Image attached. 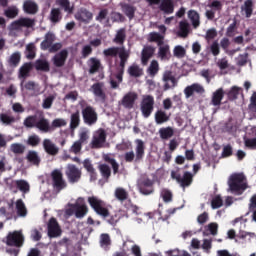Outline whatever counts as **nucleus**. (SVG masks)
<instances>
[{
  "mask_svg": "<svg viewBox=\"0 0 256 256\" xmlns=\"http://www.w3.org/2000/svg\"><path fill=\"white\" fill-rule=\"evenodd\" d=\"M104 57H119L120 62L119 65L116 67V74L115 77L119 83H123V75H125V65H127V61H129V57L131 54L125 47H109L103 50Z\"/></svg>",
  "mask_w": 256,
  "mask_h": 256,
  "instance_id": "f257e3e1",
  "label": "nucleus"
},
{
  "mask_svg": "<svg viewBox=\"0 0 256 256\" xmlns=\"http://www.w3.org/2000/svg\"><path fill=\"white\" fill-rule=\"evenodd\" d=\"M88 203L97 215H99L102 219H107L109 225H117V216H111L105 201L97 198V196H90L88 197Z\"/></svg>",
  "mask_w": 256,
  "mask_h": 256,
  "instance_id": "f03ea898",
  "label": "nucleus"
},
{
  "mask_svg": "<svg viewBox=\"0 0 256 256\" xmlns=\"http://www.w3.org/2000/svg\"><path fill=\"white\" fill-rule=\"evenodd\" d=\"M229 189L236 195H241L245 189H247V183H245V175L232 174L228 180Z\"/></svg>",
  "mask_w": 256,
  "mask_h": 256,
  "instance_id": "7ed1b4c3",
  "label": "nucleus"
},
{
  "mask_svg": "<svg viewBox=\"0 0 256 256\" xmlns=\"http://www.w3.org/2000/svg\"><path fill=\"white\" fill-rule=\"evenodd\" d=\"M3 242L8 247H17L18 249L21 248L25 244V236L23 235V231L14 230L9 232Z\"/></svg>",
  "mask_w": 256,
  "mask_h": 256,
  "instance_id": "20e7f679",
  "label": "nucleus"
},
{
  "mask_svg": "<svg viewBox=\"0 0 256 256\" xmlns=\"http://www.w3.org/2000/svg\"><path fill=\"white\" fill-rule=\"evenodd\" d=\"M179 171H181L179 167H177L176 170H172L171 178L175 179V181H177L182 189H186V187H191V185L193 184V174L189 171H185L183 173V177H181Z\"/></svg>",
  "mask_w": 256,
  "mask_h": 256,
  "instance_id": "39448f33",
  "label": "nucleus"
},
{
  "mask_svg": "<svg viewBox=\"0 0 256 256\" xmlns=\"http://www.w3.org/2000/svg\"><path fill=\"white\" fill-rule=\"evenodd\" d=\"M52 187L57 193H61L63 189H67V181L63 177V172L59 169H54L50 174Z\"/></svg>",
  "mask_w": 256,
  "mask_h": 256,
  "instance_id": "423d86ee",
  "label": "nucleus"
},
{
  "mask_svg": "<svg viewBox=\"0 0 256 256\" xmlns=\"http://www.w3.org/2000/svg\"><path fill=\"white\" fill-rule=\"evenodd\" d=\"M155 110V98L151 95L143 97L140 103V111L144 119H149Z\"/></svg>",
  "mask_w": 256,
  "mask_h": 256,
  "instance_id": "0eeeda50",
  "label": "nucleus"
},
{
  "mask_svg": "<svg viewBox=\"0 0 256 256\" xmlns=\"http://www.w3.org/2000/svg\"><path fill=\"white\" fill-rule=\"evenodd\" d=\"M82 119L85 125H89V127L95 125V123H97L99 120V115L97 114L95 107L91 105L84 106L82 108Z\"/></svg>",
  "mask_w": 256,
  "mask_h": 256,
  "instance_id": "6e6552de",
  "label": "nucleus"
},
{
  "mask_svg": "<svg viewBox=\"0 0 256 256\" xmlns=\"http://www.w3.org/2000/svg\"><path fill=\"white\" fill-rule=\"evenodd\" d=\"M65 175L69 183L75 184L81 181L83 172H81V169H79V167H77L75 164H68L66 166Z\"/></svg>",
  "mask_w": 256,
  "mask_h": 256,
  "instance_id": "1a4fd4ad",
  "label": "nucleus"
},
{
  "mask_svg": "<svg viewBox=\"0 0 256 256\" xmlns=\"http://www.w3.org/2000/svg\"><path fill=\"white\" fill-rule=\"evenodd\" d=\"M155 182L149 178H141L137 182V189L142 195H153Z\"/></svg>",
  "mask_w": 256,
  "mask_h": 256,
  "instance_id": "9d476101",
  "label": "nucleus"
},
{
  "mask_svg": "<svg viewBox=\"0 0 256 256\" xmlns=\"http://www.w3.org/2000/svg\"><path fill=\"white\" fill-rule=\"evenodd\" d=\"M163 91L175 89L179 85V80L173 75L171 70H166L162 75Z\"/></svg>",
  "mask_w": 256,
  "mask_h": 256,
  "instance_id": "9b49d317",
  "label": "nucleus"
},
{
  "mask_svg": "<svg viewBox=\"0 0 256 256\" xmlns=\"http://www.w3.org/2000/svg\"><path fill=\"white\" fill-rule=\"evenodd\" d=\"M91 93H93L96 101L105 103L107 101V93L105 92V83L96 82L90 87Z\"/></svg>",
  "mask_w": 256,
  "mask_h": 256,
  "instance_id": "f8f14e48",
  "label": "nucleus"
},
{
  "mask_svg": "<svg viewBox=\"0 0 256 256\" xmlns=\"http://www.w3.org/2000/svg\"><path fill=\"white\" fill-rule=\"evenodd\" d=\"M47 234L50 239H57V237H61L63 230H61V226L57 221V218L52 217L49 219L47 224Z\"/></svg>",
  "mask_w": 256,
  "mask_h": 256,
  "instance_id": "ddd939ff",
  "label": "nucleus"
},
{
  "mask_svg": "<svg viewBox=\"0 0 256 256\" xmlns=\"http://www.w3.org/2000/svg\"><path fill=\"white\" fill-rule=\"evenodd\" d=\"M72 207L74 208L76 219H83L89 213V208L83 198H78L77 202L72 204Z\"/></svg>",
  "mask_w": 256,
  "mask_h": 256,
  "instance_id": "4468645a",
  "label": "nucleus"
},
{
  "mask_svg": "<svg viewBox=\"0 0 256 256\" xmlns=\"http://www.w3.org/2000/svg\"><path fill=\"white\" fill-rule=\"evenodd\" d=\"M107 141V132L103 129H99L93 136L92 149H101L103 144Z\"/></svg>",
  "mask_w": 256,
  "mask_h": 256,
  "instance_id": "2eb2a0df",
  "label": "nucleus"
},
{
  "mask_svg": "<svg viewBox=\"0 0 256 256\" xmlns=\"http://www.w3.org/2000/svg\"><path fill=\"white\" fill-rule=\"evenodd\" d=\"M68 57L69 51H67V49H63L55 54L52 58V63L54 67H64Z\"/></svg>",
  "mask_w": 256,
  "mask_h": 256,
  "instance_id": "dca6fc26",
  "label": "nucleus"
},
{
  "mask_svg": "<svg viewBox=\"0 0 256 256\" xmlns=\"http://www.w3.org/2000/svg\"><path fill=\"white\" fill-rule=\"evenodd\" d=\"M87 65L89 67V70H88L89 75H95V73H99V71H103V64H101V60L97 57H91L87 61Z\"/></svg>",
  "mask_w": 256,
  "mask_h": 256,
  "instance_id": "f3484780",
  "label": "nucleus"
},
{
  "mask_svg": "<svg viewBox=\"0 0 256 256\" xmlns=\"http://www.w3.org/2000/svg\"><path fill=\"white\" fill-rule=\"evenodd\" d=\"M194 93L203 95V93H205V88H203V86L199 83H193L184 89V95L186 99L193 97Z\"/></svg>",
  "mask_w": 256,
  "mask_h": 256,
  "instance_id": "a211bd4d",
  "label": "nucleus"
},
{
  "mask_svg": "<svg viewBox=\"0 0 256 256\" xmlns=\"http://www.w3.org/2000/svg\"><path fill=\"white\" fill-rule=\"evenodd\" d=\"M74 17L76 21L87 24L93 19V13L86 8H82L75 14Z\"/></svg>",
  "mask_w": 256,
  "mask_h": 256,
  "instance_id": "6ab92c4d",
  "label": "nucleus"
},
{
  "mask_svg": "<svg viewBox=\"0 0 256 256\" xmlns=\"http://www.w3.org/2000/svg\"><path fill=\"white\" fill-rule=\"evenodd\" d=\"M36 129H38L40 133H52L51 123L49 122V119L45 118V116H41L37 120Z\"/></svg>",
  "mask_w": 256,
  "mask_h": 256,
  "instance_id": "aec40b11",
  "label": "nucleus"
},
{
  "mask_svg": "<svg viewBox=\"0 0 256 256\" xmlns=\"http://www.w3.org/2000/svg\"><path fill=\"white\" fill-rule=\"evenodd\" d=\"M137 93L129 92L122 98V105L125 109H133L135 102L137 101Z\"/></svg>",
  "mask_w": 256,
  "mask_h": 256,
  "instance_id": "412c9836",
  "label": "nucleus"
},
{
  "mask_svg": "<svg viewBox=\"0 0 256 256\" xmlns=\"http://www.w3.org/2000/svg\"><path fill=\"white\" fill-rule=\"evenodd\" d=\"M31 69H33V64L31 63H24L18 72V79H21V87H23V84L25 83V79L29 77L31 73Z\"/></svg>",
  "mask_w": 256,
  "mask_h": 256,
  "instance_id": "4be33fe9",
  "label": "nucleus"
},
{
  "mask_svg": "<svg viewBox=\"0 0 256 256\" xmlns=\"http://www.w3.org/2000/svg\"><path fill=\"white\" fill-rule=\"evenodd\" d=\"M23 11L27 15H37L39 12V5L33 0H25L23 3Z\"/></svg>",
  "mask_w": 256,
  "mask_h": 256,
  "instance_id": "5701e85b",
  "label": "nucleus"
},
{
  "mask_svg": "<svg viewBox=\"0 0 256 256\" xmlns=\"http://www.w3.org/2000/svg\"><path fill=\"white\" fill-rule=\"evenodd\" d=\"M55 35L53 32H47L44 36V40L40 44V49L42 51H49L51 46L55 43Z\"/></svg>",
  "mask_w": 256,
  "mask_h": 256,
  "instance_id": "b1692460",
  "label": "nucleus"
},
{
  "mask_svg": "<svg viewBox=\"0 0 256 256\" xmlns=\"http://www.w3.org/2000/svg\"><path fill=\"white\" fill-rule=\"evenodd\" d=\"M154 119L156 125H163L171 120V114H167L165 110L160 109L155 112Z\"/></svg>",
  "mask_w": 256,
  "mask_h": 256,
  "instance_id": "393cba45",
  "label": "nucleus"
},
{
  "mask_svg": "<svg viewBox=\"0 0 256 256\" xmlns=\"http://www.w3.org/2000/svg\"><path fill=\"white\" fill-rule=\"evenodd\" d=\"M159 9L164 15H172L175 11V4L173 0H162Z\"/></svg>",
  "mask_w": 256,
  "mask_h": 256,
  "instance_id": "a878e982",
  "label": "nucleus"
},
{
  "mask_svg": "<svg viewBox=\"0 0 256 256\" xmlns=\"http://www.w3.org/2000/svg\"><path fill=\"white\" fill-rule=\"evenodd\" d=\"M42 145L44 151L48 155L54 156L57 155V153H59V148L57 147V145H55V143H53V141H51V139H44Z\"/></svg>",
  "mask_w": 256,
  "mask_h": 256,
  "instance_id": "bb28decb",
  "label": "nucleus"
},
{
  "mask_svg": "<svg viewBox=\"0 0 256 256\" xmlns=\"http://www.w3.org/2000/svg\"><path fill=\"white\" fill-rule=\"evenodd\" d=\"M158 57L162 61H169L171 59V47L168 44H162L158 48Z\"/></svg>",
  "mask_w": 256,
  "mask_h": 256,
  "instance_id": "cd10ccee",
  "label": "nucleus"
},
{
  "mask_svg": "<svg viewBox=\"0 0 256 256\" xmlns=\"http://www.w3.org/2000/svg\"><path fill=\"white\" fill-rule=\"evenodd\" d=\"M154 54H155V47L153 46L144 47L141 55L142 65H147V63H149V59H151Z\"/></svg>",
  "mask_w": 256,
  "mask_h": 256,
  "instance_id": "c85d7f7f",
  "label": "nucleus"
},
{
  "mask_svg": "<svg viewBox=\"0 0 256 256\" xmlns=\"http://www.w3.org/2000/svg\"><path fill=\"white\" fill-rule=\"evenodd\" d=\"M34 67L36 71H43L44 73H49L51 71L49 61H47L45 58L37 59L34 63Z\"/></svg>",
  "mask_w": 256,
  "mask_h": 256,
  "instance_id": "c756f323",
  "label": "nucleus"
},
{
  "mask_svg": "<svg viewBox=\"0 0 256 256\" xmlns=\"http://www.w3.org/2000/svg\"><path fill=\"white\" fill-rule=\"evenodd\" d=\"M190 32H191V25L189 24V22L185 20L180 21L178 37H182V39H186V37H189Z\"/></svg>",
  "mask_w": 256,
  "mask_h": 256,
  "instance_id": "7c9ffc66",
  "label": "nucleus"
},
{
  "mask_svg": "<svg viewBox=\"0 0 256 256\" xmlns=\"http://www.w3.org/2000/svg\"><path fill=\"white\" fill-rule=\"evenodd\" d=\"M127 73L131 77H134V79H139V77H143L144 75L143 68L135 63L128 67Z\"/></svg>",
  "mask_w": 256,
  "mask_h": 256,
  "instance_id": "2f4dec72",
  "label": "nucleus"
},
{
  "mask_svg": "<svg viewBox=\"0 0 256 256\" xmlns=\"http://www.w3.org/2000/svg\"><path fill=\"white\" fill-rule=\"evenodd\" d=\"M223 97H225V92L223 91V88L216 90L212 95L211 105H213L214 107H220L221 101H223Z\"/></svg>",
  "mask_w": 256,
  "mask_h": 256,
  "instance_id": "473e14b6",
  "label": "nucleus"
},
{
  "mask_svg": "<svg viewBox=\"0 0 256 256\" xmlns=\"http://www.w3.org/2000/svg\"><path fill=\"white\" fill-rule=\"evenodd\" d=\"M136 158L135 161H141L145 157V142L141 139L136 140Z\"/></svg>",
  "mask_w": 256,
  "mask_h": 256,
  "instance_id": "72a5a7b5",
  "label": "nucleus"
},
{
  "mask_svg": "<svg viewBox=\"0 0 256 256\" xmlns=\"http://www.w3.org/2000/svg\"><path fill=\"white\" fill-rule=\"evenodd\" d=\"M114 197L120 203H124V201L129 199V192H127L123 187H118L114 191Z\"/></svg>",
  "mask_w": 256,
  "mask_h": 256,
  "instance_id": "f704fd0d",
  "label": "nucleus"
},
{
  "mask_svg": "<svg viewBox=\"0 0 256 256\" xmlns=\"http://www.w3.org/2000/svg\"><path fill=\"white\" fill-rule=\"evenodd\" d=\"M249 120L256 119V92H253L248 105Z\"/></svg>",
  "mask_w": 256,
  "mask_h": 256,
  "instance_id": "c9c22d12",
  "label": "nucleus"
},
{
  "mask_svg": "<svg viewBox=\"0 0 256 256\" xmlns=\"http://www.w3.org/2000/svg\"><path fill=\"white\" fill-rule=\"evenodd\" d=\"M188 19H190L194 29H197L201 25V16L196 10L188 11Z\"/></svg>",
  "mask_w": 256,
  "mask_h": 256,
  "instance_id": "e433bc0d",
  "label": "nucleus"
},
{
  "mask_svg": "<svg viewBox=\"0 0 256 256\" xmlns=\"http://www.w3.org/2000/svg\"><path fill=\"white\" fill-rule=\"evenodd\" d=\"M7 63L9 67H12V68L19 67V64L21 63V52L16 51L12 53L9 59L7 60Z\"/></svg>",
  "mask_w": 256,
  "mask_h": 256,
  "instance_id": "4c0bfd02",
  "label": "nucleus"
},
{
  "mask_svg": "<svg viewBox=\"0 0 256 256\" xmlns=\"http://www.w3.org/2000/svg\"><path fill=\"white\" fill-rule=\"evenodd\" d=\"M49 19L51 23L57 24L63 19V14L60 8H52L50 11Z\"/></svg>",
  "mask_w": 256,
  "mask_h": 256,
  "instance_id": "58836bf2",
  "label": "nucleus"
},
{
  "mask_svg": "<svg viewBox=\"0 0 256 256\" xmlns=\"http://www.w3.org/2000/svg\"><path fill=\"white\" fill-rule=\"evenodd\" d=\"M16 185L17 191H20L21 193H23V195H27V193L31 191V185L29 184V182H27V180L19 179L17 180Z\"/></svg>",
  "mask_w": 256,
  "mask_h": 256,
  "instance_id": "ea45409f",
  "label": "nucleus"
},
{
  "mask_svg": "<svg viewBox=\"0 0 256 256\" xmlns=\"http://www.w3.org/2000/svg\"><path fill=\"white\" fill-rule=\"evenodd\" d=\"M122 11L124 15H126V17L132 21V19H135V11H137V8L131 4H123Z\"/></svg>",
  "mask_w": 256,
  "mask_h": 256,
  "instance_id": "a19ab883",
  "label": "nucleus"
},
{
  "mask_svg": "<svg viewBox=\"0 0 256 256\" xmlns=\"http://www.w3.org/2000/svg\"><path fill=\"white\" fill-rule=\"evenodd\" d=\"M255 4H253V0L244 1V5L241 7V10L244 11L245 17L249 19L251 15H253V9Z\"/></svg>",
  "mask_w": 256,
  "mask_h": 256,
  "instance_id": "79ce46f5",
  "label": "nucleus"
},
{
  "mask_svg": "<svg viewBox=\"0 0 256 256\" xmlns=\"http://www.w3.org/2000/svg\"><path fill=\"white\" fill-rule=\"evenodd\" d=\"M38 119L37 115H30L24 119L23 125L26 129H36Z\"/></svg>",
  "mask_w": 256,
  "mask_h": 256,
  "instance_id": "37998d69",
  "label": "nucleus"
},
{
  "mask_svg": "<svg viewBox=\"0 0 256 256\" xmlns=\"http://www.w3.org/2000/svg\"><path fill=\"white\" fill-rule=\"evenodd\" d=\"M81 124V114L79 113V110H77L75 113L71 114L70 116V129L74 131V129H77L79 125Z\"/></svg>",
  "mask_w": 256,
  "mask_h": 256,
  "instance_id": "c03bdc74",
  "label": "nucleus"
},
{
  "mask_svg": "<svg viewBox=\"0 0 256 256\" xmlns=\"http://www.w3.org/2000/svg\"><path fill=\"white\" fill-rule=\"evenodd\" d=\"M26 159L32 165H39L41 163V158H39V154L35 150H29Z\"/></svg>",
  "mask_w": 256,
  "mask_h": 256,
  "instance_id": "a18cd8bd",
  "label": "nucleus"
},
{
  "mask_svg": "<svg viewBox=\"0 0 256 256\" xmlns=\"http://www.w3.org/2000/svg\"><path fill=\"white\" fill-rule=\"evenodd\" d=\"M125 39H127V33L125 28H120L114 38V43H117L118 45H123L125 43Z\"/></svg>",
  "mask_w": 256,
  "mask_h": 256,
  "instance_id": "49530a36",
  "label": "nucleus"
},
{
  "mask_svg": "<svg viewBox=\"0 0 256 256\" xmlns=\"http://www.w3.org/2000/svg\"><path fill=\"white\" fill-rule=\"evenodd\" d=\"M57 5L61 7L65 11V13H68V15H71L73 13V6H71V1L69 0H57Z\"/></svg>",
  "mask_w": 256,
  "mask_h": 256,
  "instance_id": "de8ad7c7",
  "label": "nucleus"
},
{
  "mask_svg": "<svg viewBox=\"0 0 256 256\" xmlns=\"http://www.w3.org/2000/svg\"><path fill=\"white\" fill-rule=\"evenodd\" d=\"M159 135L161 139L167 140L171 139V137L175 135V131L170 126H168L166 128H160Z\"/></svg>",
  "mask_w": 256,
  "mask_h": 256,
  "instance_id": "09e8293b",
  "label": "nucleus"
},
{
  "mask_svg": "<svg viewBox=\"0 0 256 256\" xmlns=\"http://www.w3.org/2000/svg\"><path fill=\"white\" fill-rule=\"evenodd\" d=\"M16 211L19 217H27V207H25L23 200L19 199L16 201Z\"/></svg>",
  "mask_w": 256,
  "mask_h": 256,
  "instance_id": "8fccbe9b",
  "label": "nucleus"
},
{
  "mask_svg": "<svg viewBox=\"0 0 256 256\" xmlns=\"http://www.w3.org/2000/svg\"><path fill=\"white\" fill-rule=\"evenodd\" d=\"M95 19L96 21H98V23H103V21L109 23V9H101Z\"/></svg>",
  "mask_w": 256,
  "mask_h": 256,
  "instance_id": "3c124183",
  "label": "nucleus"
},
{
  "mask_svg": "<svg viewBox=\"0 0 256 256\" xmlns=\"http://www.w3.org/2000/svg\"><path fill=\"white\" fill-rule=\"evenodd\" d=\"M240 93H243V88L237 87V86H233L230 89V91L228 92V99L230 101H235V99H237V97H239Z\"/></svg>",
  "mask_w": 256,
  "mask_h": 256,
  "instance_id": "603ef678",
  "label": "nucleus"
},
{
  "mask_svg": "<svg viewBox=\"0 0 256 256\" xmlns=\"http://www.w3.org/2000/svg\"><path fill=\"white\" fill-rule=\"evenodd\" d=\"M4 15L7 17V19H15V17L19 15V9L16 8V6L8 7L6 10H4Z\"/></svg>",
  "mask_w": 256,
  "mask_h": 256,
  "instance_id": "864d4df0",
  "label": "nucleus"
},
{
  "mask_svg": "<svg viewBox=\"0 0 256 256\" xmlns=\"http://www.w3.org/2000/svg\"><path fill=\"white\" fill-rule=\"evenodd\" d=\"M41 143V138L37 134H32L28 137L26 144L29 145V147H38Z\"/></svg>",
  "mask_w": 256,
  "mask_h": 256,
  "instance_id": "5fc2aeb1",
  "label": "nucleus"
},
{
  "mask_svg": "<svg viewBox=\"0 0 256 256\" xmlns=\"http://www.w3.org/2000/svg\"><path fill=\"white\" fill-rule=\"evenodd\" d=\"M100 247H102L103 249H107V247H110L111 245V236H109V234L107 233H103L100 235Z\"/></svg>",
  "mask_w": 256,
  "mask_h": 256,
  "instance_id": "6e6d98bb",
  "label": "nucleus"
},
{
  "mask_svg": "<svg viewBox=\"0 0 256 256\" xmlns=\"http://www.w3.org/2000/svg\"><path fill=\"white\" fill-rule=\"evenodd\" d=\"M67 125V120L63 118H56L52 121V124L50 125L51 131H55L56 129H59L60 127H65Z\"/></svg>",
  "mask_w": 256,
  "mask_h": 256,
  "instance_id": "4d7b16f0",
  "label": "nucleus"
},
{
  "mask_svg": "<svg viewBox=\"0 0 256 256\" xmlns=\"http://www.w3.org/2000/svg\"><path fill=\"white\" fill-rule=\"evenodd\" d=\"M163 39L164 37L157 32L150 33V43H157L158 47H161V45H163Z\"/></svg>",
  "mask_w": 256,
  "mask_h": 256,
  "instance_id": "13d9d810",
  "label": "nucleus"
},
{
  "mask_svg": "<svg viewBox=\"0 0 256 256\" xmlns=\"http://www.w3.org/2000/svg\"><path fill=\"white\" fill-rule=\"evenodd\" d=\"M103 179H109L111 177V167L107 164H100L98 167Z\"/></svg>",
  "mask_w": 256,
  "mask_h": 256,
  "instance_id": "bf43d9fd",
  "label": "nucleus"
},
{
  "mask_svg": "<svg viewBox=\"0 0 256 256\" xmlns=\"http://www.w3.org/2000/svg\"><path fill=\"white\" fill-rule=\"evenodd\" d=\"M148 73L150 77H155L159 73V62L157 60H152L150 66L148 67Z\"/></svg>",
  "mask_w": 256,
  "mask_h": 256,
  "instance_id": "052dcab7",
  "label": "nucleus"
},
{
  "mask_svg": "<svg viewBox=\"0 0 256 256\" xmlns=\"http://www.w3.org/2000/svg\"><path fill=\"white\" fill-rule=\"evenodd\" d=\"M10 149L12 153H15L16 155H23V153H25V145L21 143L11 144Z\"/></svg>",
  "mask_w": 256,
  "mask_h": 256,
  "instance_id": "680f3d73",
  "label": "nucleus"
},
{
  "mask_svg": "<svg viewBox=\"0 0 256 256\" xmlns=\"http://www.w3.org/2000/svg\"><path fill=\"white\" fill-rule=\"evenodd\" d=\"M83 167L86 169V171L90 174L91 178L95 177V168L93 167V164L91 163V160L85 159L83 162Z\"/></svg>",
  "mask_w": 256,
  "mask_h": 256,
  "instance_id": "e2e57ef3",
  "label": "nucleus"
},
{
  "mask_svg": "<svg viewBox=\"0 0 256 256\" xmlns=\"http://www.w3.org/2000/svg\"><path fill=\"white\" fill-rule=\"evenodd\" d=\"M187 51L185 48L181 45L175 46L173 50L174 57H177V59H183L185 57Z\"/></svg>",
  "mask_w": 256,
  "mask_h": 256,
  "instance_id": "0e129e2a",
  "label": "nucleus"
},
{
  "mask_svg": "<svg viewBox=\"0 0 256 256\" xmlns=\"http://www.w3.org/2000/svg\"><path fill=\"white\" fill-rule=\"evenodd\" d=\"M0 122L3 123V125H11L15 123V117L2 113L0 114Z\"/></svg>",
  "mask_w": 256,
  "mask_h": 256,
  "instance_id": "69168bd1",
  "label": "nucleus"
},
{
  "mask_svg": "<svg viewBox=\"0 0 256 256\" xmlns=\"http://www.w3.org/2000/svg\"><path fill=\"white\" fill-rule=\"evenodd\" d=\"M36 47L35 44L29 43L26 46V57L27 59H33L36 56Z\"/></svg>",
  "mask_w": 256,
  "mask_h": 256,
  "instance_id": "338daca9",
  "label": "nucleus"
},
{
  "mask_svg": "<svg viewBox=\"0 0 256 256\" xmlns=\"http://www.w3.org/2000/svg\"><path fill=\"white\" fill-rule=\"evenodd\" d=\"M211 207L212 209H219L223 207V199L221 198V196L217 195L212 199Z\"/></svg>",
  "mask_w": 256,
  "mask_h": 256,
  "instance_id": "774afa93",
  "label": "nucleus"
}]
</instances>
